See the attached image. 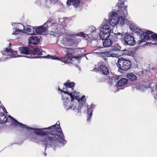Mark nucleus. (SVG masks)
<instances>
[{
  "instance_id": "obj_1",
  "label": "nucleus",
  "mask_w": 157,
  "mask_h": 157,
  "mask_svg": "<svg viewBox=\"0 0 157 157\" xmlns=\"http://www.w3.org/2000/svg\"><path fill=\"white\" fill-rule=\"evenodd\" d=\"M10 117L12 119V123L14 125L19 126L22 128H26L34 130V133L37 135L43 137L45 136L44 140L42 141L46 149L48 145H52L58 142L64 144L66 141L64 139L63 133L60 128L59 123H56L48 128H34L29 127L21 123L18 122L11 116Z\"/></svg>"
},
{
  "instance_id": "obj_2",
  "label": "nucleus",
  "mask_w": 157,
  "mask_h": 157,
  "mask_svg": "<svg viewBox=\"0 0 157 157\" xmlns=\"http://www.w3.org/2000/svg\"><path fill=\"white\" fill-rule=\"evenodd\" d=\"M140 37L138 43L152 40L157 42V34L150 31H147L138 28V37Z\"/></svg>"
},
{
  "instance_id": "obj_3",
  "label": "nucleus",
  "mask_w": 157,
  "mask_h": 157,
  "mask_svg": "<svg viewBox=\"0 0 157 157\" xmlns=\"http://www.w3.org/2000/svg\"><path fill=\"white\" fill-rule=\"evenodd\" d=\"M88 35H86L82 33H78L77 34H71L67 35L63 38V40L65 43L70 46H72L75 45H77L78 44L80 40L77 38V36H83L86 38Z\"/></svg>"
},
{
  "instance_id": "obj_4",
  "label": "nucleus",
  "mask_w": 157,
  "mask_h": 157,
  "mask_svg": "<svg viewBox=\"0 0 157 157\" xmlns=\"http://www.w3.org/2000/svg\"><path fill=\"white\" fill-rule=\"evenodd\" d=\"M150 90L151 92H153L155 90L157 92L156 95L154 94V98L157 100V84H156L155 83H151L148 84L147 82H143L139 83L138 85V90L141 91H143L147 89Z\"/></svg>"
},
{
  "instance_id": "obj_5",
  "label": "nucleus",
  "mask_w": 157,
  "mask_h": 157,
  "mask_svg": "<svg viewBox=\"0 0 157 157\" xmlns=\"http://www.w3.org/2000/svg\"><path fill=\"white\" fill-rule=\"evenodd\" d=\"M58 90L63 93V94H61V99L64 101L63 102L64 107L67 109H69L70 107L71 108L70 105H68L69 102V97L71 98V101H73L75 99V98H76V97L73 96L72 93L64 91V90H61L59 88H58Z\"/></svg>"
},
{
  "instance_id": "obj_6",
  "label": "nucleus",
  "mask_w": 157,
  "mask_h": 157,
  "mask_svg": "<svg viewBox=\"0 0 157 157\" xmlns=\"http://www.w3.org/2000/svg\"><path fill=\"white\" fill-rule=\"evenodd\" d=\"M117 65L118 71H120L129 70L131 67L132 63L129 60L121 58L118 59Z\"/></svg>"
},
{
  "instance_id": "obj_7",
  "label": "nucleus",
  "mask_w": 157,
  "mask_h": 157,
  "mask_svg": "<svg viewBox=\"0 0 157 157\" xmlns=\"http://www.w3.org/2000/svg\"><path fill=\"white\" fill-rule=\"evenodd\" d=\"M82 57L81 56H72V57L69 58L67 57H62L61 59V61L64 63H70L74 64L75 66L77 64L79 63L80 62V59Z\"/></svg>"
},
{
  "instance_id": "obj_8",
  "label": "nucleus",
  "mask_w": 157,
  "mask_h": 157,
  "mask_svg": "<svg viewBox=\"0 0 157 157\" xmlns=\"http://www.w3.org/2000/svg\"><path fill=\"white\" fill-rule=\"evenodd\" d=\"M111 33L110 26L108 25H103L101 28L99 33V37L100 39L109 37Z\"/></svg>"
},
{
  "instance_id": "obj_9",
  "label": "nucleus",
  "mask_w": 157,
  "mask_h": 157,
  "mask_svg": "<svg viewBox=\"0 0 157 157\" xmlns=\"http://www.w3.org/2000/svg\"><path fill=\"white\" fill-rule=\"evenodd\" d=\"M52 23L49 21H47L43 25L36 28L35 30L36 33L38 34H45L48 28V25H51Z\"/></svg>"
},
{
  "instance_id": "obj_10",
  "label": "nucleus",
  "mask_w": 157,
  "mask_h": 157,
  "mask_svg": "<svg viewBox=\"0 0 157 157\" xmlns=\"http://www.w3.org/2000/svg\"><path fill=\"white\" fill-rule=\"evenodd\" d=\"M63 86L62 90L66 92H69L73 93L75 83L74 82H71L70 80H68L63 84Z\"/></svg>"
},
{
  "instance_id": "obj_11",
  "label": "nucleus",
  "mask_w": 157,
  "mask_h": 157,
  "mask_svg": "<svg viewBox=\"0 0 157 157\" xmlns=\"http://www.w3.org/2000/svg\"><path fill=\"white\" fill-rule=\"evenodd\" d=\"M118 16L116 12H113L109 16V22L110 25L114 26L118 23V21H120Z\"/></svg>"
},
{
  "instance_id": "obj_12",
  "label": "nucleus",
  "mask_w": 157,
  "mask_h": 157,
  "mask_svg": "<svg viewBox=\"0 0 157 157\" xmlns=\"http://www.w3.org/2000/svg\"><path fill=\"white\" fill-rule=\"evenodd\" d=\"M118 6L120 10H119L120 14L121 15V16L122 17H126L128 14L127 12V6H124V2L121 0H119Z\"/></svg>"
},
{
  "instance_id": "obj_13",
  "label": "nucleus",
  "mask_w": 157,
  "mask_h": 157,
  "mask_svg": "<svg viewBox=\"0 0 157 157\" xmlns=\"http://www.w3.org/2000/svg\"><path fill=\"white\" fill-rule=\"evenodd\" d=\"M98 70L102 75H107L109 73L108 68L104 65L102 61H99L98 63Z\"/></svg>"
},
{
  "instance_id": "obj_14",
  "label": "nucleus",
  "mask_w": 157,
  "mask_h": 157,
  "mask_svg": "<svg viewBox=\"0 0 157 157\" xmlns=\"http://www.w3.org/2000/svg\"><path fill=\"white\" fill-rule=\"evenodd\" d=\"M124 40L126 44L134 45L136 44V42L133 36L126 34L124 36Z\"/></svg>"
},
{
  "instance_id": "obj_15",
  "label": "nucleus",
  "mask_w": 157,
  "mask_h": 157,
  "mask_svg": "<svg viewBox=\"0 0 157 157\" xmlns=\"http://www.w3.org/2000/svg\"><path fill=\"white\" fill-rule=\"evenodd\" d=\"M85 100H86V99L84 95H83L80 99L78 100L79 103L76 104L74 109L76 111H78V112H81V108L83 107V104L85 102Z\"/></svg>"
},
{
  "instance_id": "obj_16",
  "label": "nucleus",
  "mask_w": 157,
  "mask_h": 157,
  "mask_svg": "<svg viewBox=\"0 0 157 157\" xmlns=\"http://www.w3.org/2000/svg\"><path fill=\"white\" fill-rule=\"evenodd\" d=\"M85 0H67L66 3L68 6L73 5L74 7L77 8L80 6V3H83Z\"/></svg>"
},
{
  "instance_id": "obj_17",
  "label": "nucleus",
  "mask_w": 157,
  "mask_h": 157,
  "mask_svg": "<svg viewBox=\"0 0 157 157\" xmlns=\"http://www.w3.org/2000/svg\"><path fill=\"white\" fill-rule=\"evenodd\" d=\"M123 35L120 33L117 34L113 33V35H110L109 37L113 42L116 43L122 39Z\"/></svg>"
},
{
  "instance_id": "obj_18",
  "label": "nucleus",
  "mask_w": 157,
  "mask_h": 157,
  "mask_svg": "<svg viewBox=\"0 0 157 157\" xmlns=\"http://www.w3.org/2000/svg\"><path fill=\"white\" fill-rule=\"evenodd\" d=\"M102 40H104L103 42V45L104 47H109L112 45L113 42L110 37L104 38V39H101Z\"/></svg>"
},
{
  "instance_id": "obj_19",
  "label": "nucleus",
  "mask_w": 157,
  "mask_h": 157,
  "mask_svg": "<svg viewBox=\"0 0 157 157\" xmlns=\"http://www.w3.org/2000/svg\"><path fill=\"white\" fill-rule=\"evenodd\" d=\"M19 53L21 54L31 55V52L27 47H21L19 48Z\"/></svg>"
},
{
  "instance_id": "obj_20",
  "label": "nucleus",
  "mask_w": 157,
  "mask_h": 157,
  "mask_svg": "<svg viewBox=\"0 0 157 157\" xmlns=\"http://www.w3.org/2000/svg\"><path fill=\"white\" fill-rule=\"evenodd\" d=\"M39 38L36 36H31L29 39V43L34 45H36L38 44L40 41Z\"/></svg>"
},
{
  "instance_id": "obj_21",
  "label": "nucleus",
  "mask_w": 157,
  "mask_h": 157,
  "mask_svg": "<svg viewBox=\"0 0 157 157\" xmlns=\"http://www.w3.org/2000/svg\"><path fill=\"white\" fill-rule=\"evenodd\" d=\"M96 29L95 27H92V30L90 31V34L88 35H88V36H86V38L83 37L86 40H89L88 38L90 37L89 36H90L92 38H95V37L97 36V33L96 32Z\"/></svg>"
},
{
  "instance_id": "obj_22",
  "label": "nucleus",
  "mask_w": 157,
  "mask_h": 157,
  "mask_svg": "<svg viewBox=\"0 0 157 157\" xmlns=\"http://www.w3.org/2000/svg\"><path fill=\"white\" fill-rule=\"evenodd\" d=\"M42 55V50L40 48H36L33 49L32 52H31V55Z\"/></svg>"
},
{
  "instance_id": "obj_23",
  "label": "nucleus",
  "mask_w": 157,
  "mask_h": 157,
  "mask_svg": "<svg viewBox=\"0 0 157 157\" xmlns=\"http://www.w3.org/2000/svg\"><path fill=\"white\" fill-rule=\"evenodd\" d=\"M128 82V80L127 78H121L118 82L117 83V86L120 87L126 84Z\"/></svg>"
},
{
  "instance_id": "obj_24",
  "label": "nucleus",
  "mask_w": 157,
  "mask_h": 157,
  "mask_svg": "<svg viewBox=\"0 0 157 157\" xmlns=\"http://www.w3.org/2000/svg\"><path fill=\"white\" fill-rule=\"evenodd\" d=\"M127 78L129 80L132 82H133L137 79V76L133 73H130L127 74L126 75Z\"/></svg>"
},
{
  "instance_id": "obj_25",
  "label": "nucleus",
  "mask_w": 157,
  "mask_h": 157,
  "mask_svg": "<svg viewBox=\"0 0 157 157\" xmlns=\"http://www.w3.org/2000/svg\"><path fill=\"white\" fill-rule=\"evenodd\" d=\"M93 105V104H91V105L89 107H87V113L88 114L87 115V121H89L90 120V119L92 115V108Z\"/></svg>"
},
{
  "instance_id": "obj_26",
  "label": "nucleus",
  "mask_w": 157,
  "mask_h": 157,
  "mask_svg": "<svg viewBox=\"0 0 157 157\" xmlns=\"http://www.w3.org/2000/svg\"><path fill=\"white\" fill-rule=\"evenodd\" d=\"M75 53V51L73 48H67L66 55L69 57V58H70L74 56L73 54Z\"/></svg>"
},
{
  "instance_id": "obj_27",
  "label": "nucleus",
  "mask_w": 157,
  "mask_h": 157,
  "mask_svg": "<svg viewBox=\"0 0 157 157\" xmlns=\"http://www.w3.org/2000/svg\"><path fill=\"white\" fill-rule=\"evenodd\" d=\"M8 121V118L4 113L2 112L0 113V123L1 124L5 123Z\"/></svg>"
},
{
  "instance_id": "obj_28",
  "label": "nucleus",
  "mask_w": 157,
  "mask_h": 157,
  "mask_svg": "<svg viewBox=\"0 0 157 157\" xmlns=\"http://www.w3.org/2000/svg\"><path fill=\"white\" fill-rule=\"evenodd\" d=\"M101 55L103 57H114V55H115V54L111 53L110 51H107L101 52Z\"/></svg>"
},
{
  "instance_id": "obj_29",
  "label": "nucleus",
  "mask_w": 157,
  "mask_h": 157,
  "mask_svg": "<svg viewBox=\"0 0 157 157\" xmlns=\"http://www.w3.org/2000/svg\"><path fill=\"white\" fill-rule=\"evenodd\" d=\"M5 52L11 53L12 54L15 56V57H16L18 55V52L17 51H14L10 48H6L4 50Z\"/></svg>"
},
{
  "instance_id": "obj_30",
  "label": "nucleus",
  "mask_w": 157,
  "mask_h": 157,
  "mask_svg": "<svg viewBox=\"0 0 157 157\" xmlns=\"http://www.w3.org/2000/svg\"><path fill=\"white\" fill-rule=\"evenodd\" d=\"M32 28H33V29L30 28L29 27H27L26 29H25V31L27 33H28L29 34L33 35L34 33V30H35V28H33V27L31 26Z\"/></svg>"
},
{
  "instance_id": "obj_31",
  "label": "nucleus",
  "mask_w": 157,
  "mask_h": 157,
  "mask_svg": "<svg viewBox=\"0 0 157 157\" xmlns=\"http://www.w3.org/2000/svg\"><path fill=\"white\" fill-rule=\"evenodd\" d=\"M129 27L130 29L133 32H135L137 29V27L134 23H131Z\"/></svg>"
},
{
  "instance_id": "obj_32",
  "label": "nucleus",
  "mask_w": 157,
  "mask_h": 157,
  "mask_svg": "<svg viewBox=\"0 0 157 157\" xmlns=\"http://www.w3.org/2000/svg\"><path fill=\"white\" fill-rule=\"evenodd\" d=\"M42 57L43 58H50L51 57L52 59H55V60H59L61 61V59L62 58H61L60 59H59V57H56L55 56H49L48 55V56H42Z\"/></svg>"
},
{
  "instance_id": "obj_33",
  "label": "nucleus",
  "mask_w": 157,
  "mask_h": 157,
  "mask_svg": "<svg viewBox=\"0 0 157 157\" xmlns=\"http://www.w3.org/2000/svg\"><path fill=\"white\" fill-rule=\"evenodd\" d=\"M119 78L117 76H113L110 77H109V79L110 80L111 82H114L118 79Z\"/></svg>"
},
{
  "instance_id": "obj_34",
  "label": "nucleus",
  "mask_w": 157,
  "mask_h": 157,
  "mask_svg": "<svg viewBox=\"0 0 157 157\" xmlns=\"http://www.w3.org/2000/svg\"><path fill=\"white\" fill-rule=\"evenodd\" d=\"M48 0H42L44 3H46ZM50 4H54L56 2H57L59 0H48Z\"/></svg>"
},
{
  "instance_id": "obj_35",
  "label": "nucleus",
  "mask_w": 157,
  "mask_h": 157,
  "mask_svg": "<svg viewBox=\"0 0 157 157\" xmlns=\"http://www.w3.org/2000/svg\"><path fill=\"white\" fill-rule=\"evenodd\" d=\"M15 32L14 33H13V34H18L21 31V30L20 29H18L17 28H15Z\"/></svg>"
},
{
  "instance_id": "obj_36",
  "label": "nucleus",
  "mask_w": 157,
  "mask_h": 157,
  "mask_svg": "<svg viewBox=\"0 0 157 157\" xmlns=\"http://www.w3.org/2000/svg\"><path fill=\"white\" fill-rule=\"evenodd\" d=\"M120 21H118V23H120L121 25H123L124 23L125 20L122 18H119Z\"/></svg>"
},
{
  "instance_id": "obj_37",
  "label": "nucleus",
  "mask_w": 157,
  "mask_h": 157,
  "mask_svg": "<svg viewBox=\"0 0 157 157\" xmlns=\"http://www.w3.org/2000/svg\"><path fill=\"white\" fill-rule=\"evenodd\" d=\"M110 50L112 51H117L118 50V49L117 47L113 46H112Z\"/></svg>"
},
{
  "instance_id": "obj_38",
  "label": "nucleus",
  "mask_w": 157,
  "mask_h": 157,
  "mask_svg": "<svg viewBox=\"0 0 157 157\" xmlns=\"http://www.w3.org/2000/svg\"><path fill=\"white\" fill-rule=\"evenodd\" d=\"M146 73V71H139V74L140 75H144Z\"/></svg>"
},
{
  "instance_id": "obj_39",
  "label": "nucleus",
  "mask_w": 157,
  "mask_h": 157,
  "mask_svg": "<svg viewBox=\"0 0 157 157\" xmlns=\"http://www.w3.org/2000/svg\"><path fill=\"white\" fill-rule=\"evenodd\" d=\"M137 85L136 84H133L132 85V88L133 90L135 89H137Z\"/></svg>"
},
{
  "instance_id": "obj_40",
  "label": "nucleus",
  "mask_w": 157,
  "mask_h": 157,
  "mask_svg": "<svg viewBox=\"0 0 157 157\" xmlns=\"http://www.w3.org/2000/svg\"><path fill=\"white\" fill-rule=\"evenodd\" d=\"M1 107H2V110L3 111L6 112V113H7V112L6 110V108H5V107L3 105H2V106H1Z\"/></svg>"
},
{
  "instance_id": "obj_41",
  "label": "nucleus",
  "mask_w": 157,
  "mask_h": 157,
  "mask_svg": "<svg viewBox=\"0 0 157 157\" xmlns=\"http://www.w3.org/2000/svg\"><path fill=\"white\" fill-rule=\"evenodd\" d=\"M139 64H142L143 65L144 64V61H140Z\"/></svg>"
},
{
  "instance_id": "obj_42",
  "label": "nucleus",
  "mask_w": 157,
  "mask_h": 157,
  "mask_svg": "<svg viewBox=\"0 0 157 157\" xmlns=\"http://www.w3.org/2000/svg\"><path fill=\"white\" fill-rule=\"evenodd\" d=\"M39 57H34V56H32V57H29V58H38Z\"/></svg>"
},
{
  "instance_id": "obj_43",
  "label": "nucleus",
  "mask_w": 157,
  "mask_h": 157,
  "mask_svg": "<svg viewBox=\"0 0 157 157\" xmlns=\"http://www.w3.org/2000/svg\"><path fill=\"white\" fill-rule=\"evenodd\" d=\"M155 44L156 45H157V42H155Z\"/></svg>"
},
{
  "instance_id": "obj_44",
  "label": "nucleus",
  "mask_w": 157,
  "mask_h": 157,
  "mask_svg": "<svg viewBox=\"0 0 157 157\" xmlns=\"http://www.w3.org/2000/svg\"><path fill=\"white\" fill-rule=\"evenodd\" d=\"M155 44L156 45H157V42H155Z\"/></svg>"
},
{
  "instance_id": "obj_45",
  "label": "nucleus",
  "mask_w": 157,
  "mask_h": 157,
  "mask_svg": "<svg viewBox=\"0 0 157 157\" xmlns=\"http://www.w3.org/2000/svg\"><path fill=\"white\" fill-rule=\"evenodd\" d=\"M11 43H10V45H11Z\"/></svg>"
}]
</instances>
